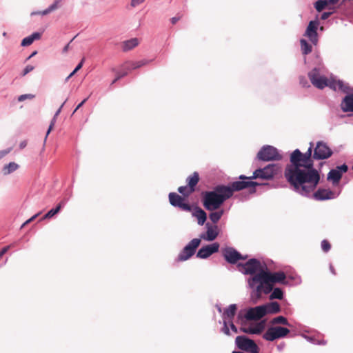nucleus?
I'll return each instance as SVG.
<instances>
[{
    "mask_svg": "<svg viewBox=\"0 0 353 353\" xmlns=\"http://www.w3.org/2000/svg\"><path fill=\"white\" fill-rule=\"evenodd\" d=\"M299 82H300V84H301L303 87H309L310 86L308 84V82L305 77H300Z\"/></svg>",
    "mask_w": 353,
    "mask_h": 353,
    "instance_id": "nucleus-42",
    "label": "nucleus"
},
{
    "mask_svg": "<svg viewBox=\"0 0 353 353\" xmlns=\"http://www.w3.org/2000/svg\"><path fill=\"white\" fill-rule=\"evenodd\" d=\"M271 323L273 325L282 324V325H289V326L290 325V323H288V319L283 316H279L274 318L271 321Z\"/></svg>",
    "mask_w": 353,
    "mask_h": 353,
    "instance_id": "nucleus-35",
    "label": "nucleus"
},
{
    "mask_svg": "<svg viewBox=\"0 0 353 353\" xmlns=\"http://www.w3.org/2000/svg\"><path fill=\"white\" fill-rule=\"evenodd\" d=\"M290 330L280 326L271 327L263 334L266 341H273L277 339L283 338L290 333Z\"/></svg>",
    "mask_w": 353,
    "mask_h": 353,
    "instance_id": "nucleus-8",
    "label": "nucleus"
},
{
    "mask_svg": "<svg viewBox=\"0 0 353 353\" xmlns=\"http://www.w3.org/2000/svg\"><path fill=\"white\" fill-rule=\"evenodd\" d=\"M327 3V1L319 0L315 3L314 7L318 12H321L325 8Z\"/></svg>",
    "mask_w": 353,
    "mask_h": 353,
    "instance_id": "nucleus-37",
    "label": "nucleus"
},
{
    "mask_svg": "<svg viewBox=\"0 0 353 353\" xmlns=\"http://www.w3.org/2000/svg\"><path fill=\"white\" fill-rule=\"evenodd\" d=\"M272 294L270 295V299H282L283 298V292L281 288H276L273 289Z\"/></svg>",
    "mask_w": 353,
    "mask_h": 353,
    "instance_id": "nucleus-34",
    "label": "nucleus"
},
{
    "mask_svg": "<svg viewBox=\"0 0 353 353\" xmlns=\"http://www.w3.org/2000/svg\"><path fill=\"white\" fill-rule=\"evenodd\" d=\"M63 105V103L61 105V107L58 109V110L57 111L56 114H54L53 119H52L51 122H50V126L48 128V130L47 131V133H46V137H45V140H46L48 134H50V132H51V130L53 129L54 128V125L56 123V120H57V117L59 114V113L61 112V108Z\"/></svg>",
    "mask_w": 353,
    "mask_h": 353,
    "instance_id": "nucleus-36",
    "label": "nucleus"
},
{
    "mask_svg": "<svg viewBox=\"0 0 353 353\" xmlns=\"http://www.w3.org/2000/svg\"><path fill=\"white\" fill-rule=\"evenodd\" d=\"M212 212L209 215L210 219L212 223H216L221 218L223 214V210H221L219 211H211Z\"/></svg>",
    "mask_w": 353,
    "mask_h": 353,
    "instance_id": "nucleus-31",
    "label": "nucleus"
},
{
    "mask_svg": "<svg viewBox=\"0 0 353 353\" xmlns=\"http://www.w3.org/2000/svg\"><path fill=\"white\" fill-rule=\"evenodd\" d=\"M148 63V61L147 60H141L139 61H128L122 64V68H123L125 70L131 71L132 70H135L141 66H143Z\"/></svg>",
    "mask_w": 353,
    "mask_h": 353,
    "instance_id": "nucleus-21",
    "label": "nucleus"
},
{
    "mask_svg": "<svg viewBox=\"0 0 353 353\" xmlns=\"http://www.w3.org/2000/svg\"><path fill=\"white\" fill-rule=\"evenodd\" d=\"M237 347L243 351L250 352L254 347L256 343L245 336H238L235 340Z\"/></svg>",
    "mask_w": 353,
    "mask_h": 353,
    "instance_id": "nucleus-13",
    "label": "nucleus"
},
{
    "mask_svg": "<svg viewBox=\"0 0 353 353\" xmlns=\"http://www.w3.org/2000/svg\"><path fill=\"white\" fill-rule=\"evenodd\" d=\"M139 40L137 38L125 41L122 43V50L124 52L129 51L139 45Z\"/></svg>",
    "mask_w": 353,
    "mask_h": 353,
    "instance_id": "nucleus-26",
    "label": "nucleus"
},
{
    "mask_svg": "<svg viewBox=\"0 0 353 353\" xmlns=\"http://www.w3.org/2000/svg\"><path fill=\"white\" fill-rule=\"evenodd\" d=\"M321 248L325 252H327L331 248V244L327 240H323L321 241Z\"/></svg>",
    "mask_w": 353,
    "mask_h": 353,
    "instance_id": "nucleus-41",
    "label": "nucleus"
},
{
    "mask_svg": "<svg viewBox=\"0 0 353 353\" xmlns=\"http://www.w3.org/2000/svg\"><path fill=\"white\" fill-rule=\"evenodd\" d=\"M194 215L197 218L198 224L203 225L207 219V214L205 211L200 208H197Z\"/></svg>",
    "mask_w": 353,
    "mask_h": 353,
    "instance_id": "nucleus-28",
    "label": "nucleus"
},
{
    "mask_svg": "<svg viewBox=\"0 0 353 353\" xmlns=\"http://www.w3.org/2000/svg\"><path fill=\"white\" fill-rule=\"evenodd\" d=\"M222 330L224 332V334H225L226 335L230 334V330L228 326V323L225 321H224V322H223V327Z\"/></svg>",
    "mask_w": 353,
    "mask_h": 353,
    "instance_id": "nucleus-44",
    "label": "nucleus"
},
{
    "mask_svg": "<svg viewBox=\"0 0 353 353\" xmlns=\"http://www.w3.org/2000/svg\"><path fill=\"white\" fill-rule=\"evenodd\" d=\"M87 99H85L84 100H83V101H81V103H80L77 106V108H75V110H74L73 114H74L75 112H77V110H78L79 108H81V106H82V105L85 103V101H87Z\"/></svg>",
    "mask_w": 353,
    "mask_h": 353,
    "instance_id": "nucleus-54",
    "label": "nucleus"
},
{
    "mask_svg": "<svg viewBox=\"0 0 353 353\" xmlns=\"http://www.w3.org/2000/svg\"><path fill=\"white\" fill-rule=\"evenodd\" d=\"M263 306H265V314H276L280 312L281 307L279 303L277 302H271L265 305H263Z\"/></svg>",
    "mask_w": 353,
    "mask_h": 353,
    "instance_id": "nucleus-25",
    "label": "nucleus"
},
{
    "mask_svg": "<svg viewBox=\"0 0 353 353\" xmlns=\"http://www.w3.org/2000/svg\"><path fill=\"white\" fill-rule=\"evenodd\" d=\"M314 197L316 200L330 199L334 197V193L326 189H319L314 194Z\"/></svg>",
    "mask_w": 353,
    "mask_h": 353,
    "instance_id": "nucleus-19",
    "label": "nucleus"
},
{
    "mask_svg": "<svg viewBox=\"0 0 353 353\" xmlns=\"http://www.w3.org/2000/svg\"><path fill=\"white\" fill-rule=\"evenodd\" d=\"M27 141L24 140V141H22L20 143H19V148L20 149H23L24 148L26 147L27 145Z\"/></svg>",
    "mask_w": 353,
    "mask_h": 353,
    "instance_id": "nucleus-55",
    "label": "nucleus"
},
{
    "mask_svg": "<svg viewBox=\"0 0 353 353\" xmlns=\"http://www.w3.org/2000/svg\"><path fill=\"white\" fill-rule=\"evenodd\" d=\"M70 42L69 43H68V44H67V45L63 48V53H66V52L68 51L69 48H70Z\"/></svg>",
    "mask_w": 353,
    "mask_h": 353,
    "instance_id": "nucleus-58",
    "label": "nucleus"
},
{
    "mask_svg": "<svg viewBox=\"0 0 353 353\" xmlns=\"http://www.w3.org/2000/svg\"><path fill=\"white\" fill-rule=\"evenodd\" d=\"M10 152V150L0 151V159L4 157L6 154Z\"/></svg>",
    "mask_w": 353,
    "mask_h": 353,
    "instance_id": "nucleus-53",
    "label": "nucleus"
},
{
    "mask_svg": "<svg viewBox=\"0 0 353 353\" xmlns=\"http://www.w3.org/2000/svg\"><path fill=\"white\" fill-rule=\"evenodd\" d=\"M347 170V165L345 164L337 166L336 169H332L329 172L327 179L332 181L334 184H337L341 179L342 174L346 172Z\"/></svg>",
    "mask_w": 353,
    "mask_h": 353,
    "instance_id": "nucleus-15",
    "label": "nucleus"
},
{
    "mask_svg": "<svg viewBox=\"0 0 353 353\" xmlns=\"http://www.w3.org/2000/svg\"><path fill=\"white\" fill-rule=\"evenodd\" d=\"M40 213H38V214H36L35 215H34L33 216H32L31 218H30L29 219H28L23 225H22V228L24 227L26 225L30 223V222H32V221H34L36 217H37L39 215Z\"/></svg>",
    "mask_w": 353,
    "mask_h": 353,
    "instance_id": "nucleus-46",
    "label": "nucleus"
},
{
    "mask_svg": "<svg viewBox=\"0 0 353 353\" xmlns=\"http://www.w3.org/2000/svg\"><path fill=\"white\" fill-rule=\"evenodd\" d=\"M327 1L330 3L334 4L338 1V0H328Z\"/></svg>",
    "mask_w": 353,
    "mask_h": 353,
    "instance_id": "nucleus-59",
    "label": "nucleus"
},
{
    "mask_svg": "<svg viewBox=\"0 0 353 353\" xmlns=\"http://www.w3.org/2000/svg\"><path fill=\"white\" fill-rule=\"evenodd\" d=\"M34 70V67L32 65H27L24 70H23V72L22 73V75L23 76H25L28 73H29L30 72Z\"/></svg>",
    "mask_w": 353,
    "mask_h": 353,
    "instance_id": "nucleus-43",
    "label": "nucleus"
},
{
    "mask_svg": "<svg viewBox=\"0 0 353 353\" xmlns=\"http://www.w3.org/2000/svg\"><path fill=\"white\" fill-rule=\"evenodd\" d=\"M331 15V12H325L321 14V19L325 20Z\"/></svg>",
    "mask_w": 353,
    "mask_h": 353,
    "instance_id": "nucleus-52",
    "label": "nucleus"
},
{
    "mask_svg": "<svg viewBox=\"0 0 353 353\" xmlns=\"http://www.w3.org/2000/svg\"><path fill=\"white\" fill-rule=\"evenodd\" d=\"M219 244L214 243L211 245H208L202 247L197 252L196 257L200 259H206L212 254L219 251Z\"/></svg>",
    "mask_w": 353,
    "mask_h": 353,
    "instance_id": "nucleus-16",
    "label": "nucleus"
},
{
    "mask_svg": "<svg viewBox=\"0 0 353 353\" xmlns=\"http://www.w3.org/2000/svg\"><path fill=\"white\" fill-rule=\"evenodd\" d=\"M264 329V323L263 322L258 323L254 327H242L240 330L246 334H260Z\"/></svg>",
    "mask_w": 353,
    "mask_h": 353,
    "instance_id": "nucleus-22",
    "label": "nucleus"
},
{
    "mask_svg": "<svg viewBox=\"0 0 353 353\" xmlns=\"http://www.w3.org/2000/svg\"><path fill=\"white\" fill-rule=\"evenodd\" d=\"M119 79H117V77L113 80V81L112 82V84H114Z\"/></svg>",
    "mask_w": 353,
    "mask_h": 353,
    "instance_id": "nucleus-62",
    "label": "nucleus"
},
{
    "mask_svg": "<svg viewBox=\"0 0 353 353\" xmlns=\"http://www.w3.org/2000/svg\"><path fill=\"white\" fill-rule=\"evenodd\" d=\"M10 246L8 245V246H6L3 248H2L0 250V257H1L3 254H5L8 252V250L10 249Z\"/></svg>",
    "mask_w": 353,
    "mask_h": 353,
    "instance_id": "nucleus-48",
    "label": "nucleus"
},
{
    "mask_svg": "<svg viewBox=\"0 0 353 353\" xmlns=\"http://www.w3.org/2000/svg\"><path fill=\"white\" fill-rule=\"evenodd\" d=\"M75 73L74 72H72L70 74H69V77H72Z\"/></svg>",
    "mask_w": 353,
    "mask_h": 353,
    "instance_id": "nucleus-63",
    "label": "nucleus"
},
{
    "mask_svg": "<svg viewBox=\"0 0 353 353\" xmlns=\"http://www.w3.org/2000/svg\"><path fill=\"white\" fill-rule=\"evenodd\" d=\"M232 196V191L226 185H219L212 191L201 193L202 203L208 211L219 210L223 203Z\"/></svg>",
    "mask_w": 353,
    "mask_h": 353,
    "instance_id": "nucleus-3",
    "label": "nucleus"
},
{
    "mask_svg": "<svg viewBox=\"0 0 353 353\" xmlns=\"http://www.w3.org/2000/svg\"><path fill=\"white\" fill-rule=\"evenodd\" d=\"M129 72H130L129 70H125L123 68H122V65H121L120 71L116 72L117 79H120L122 77H125L126 75H128Z\"/></svg>",
    "mask_w": 353,
    "mask_h": 353,
    "instance_id": "nucleus-39",
    "label": "nucleus"
},
{
    "mask_svg": "<svg viewBox=\"0 0 353 353\" xmlns=\"http://www.w3.org/2000/svg\"><path fill=\"white\" fill-rule=\"evenodd\" d=\"M301 48L303 54H308L312 52V46L306 40L302 39L300 41Z\"/></svg>",
    "mask_w": 353,
    "mask_h": 353,
    "instance_id": "nucleus-33",
    "label": "nucleus"
},
{
    "mask_svg": "<svg viewBox=\"0 0 353 353\" xmlns=\"http://www.w3.org/2000/svg\"><path fill=\"white\" fill-rule=\"evenodd\" d=\"M18 168H19L18 164H17L14 162H11L9 164L6 165L3 167V174H5V175L9 174L12 173V172L15 171L16 170H17Z\"/></svg>",
    "mask_w": 353,
    "mask_h": 353,
    "instance_id": "nucleus-32",
    "label": "nucleus"
},
{
    "mask_svg": "<svg viewBox=\"0 0 353 353\" xmlns=\"http://www.w3.org/2000/svg\"><path fill=\"white\" fill-rule=\"evenodd\" d=\"M199 181V173L194 172L192 175L188 177L187 182L188 185L190 187V192H194L195 190V186Z\"/></svg>",
    "mask_w": 353,
    "mask_h": 353,
    "instance_id": "nucleus-24",
    "label": "nucleus"
},
{
    "mask_svg": "<svg viewBox=\"0 0 353 353\" xmlns=\"http://www.w3.org/2000/svg\"><path fill=\"white\" fill-rule=\"evenodd\" d=\"M169 201L172 205L177 207L181 210L185 212L192 211V206L189 203L185 202V198L175 192H170L169 194Z\"/></svg>",
    "mask_w": 353,
    "mask_h": 353,
    "instance_id": "nucleus-11",
    "label": "nucleus"
},
{
    "mask_svg": "<svg viewBox=\"0 0 353 353\" xmlns=\"http://www.w3.org/2000/svg\"><path fill=\"white\" fill-rule=\"evenodd\" d=\"M313 143L307 151L303 154L296 149L290 155V165L285 171V176L288 181L300 194H304L313 191L318 185L320 176L318 171L314 168L313 159H326L332 154V150L323 141H319L314 149L312 157Z\"/></svg>",
    "mask_w": 353,
    "mask_h": 353,
    "instance_id": "nucleus-1",
    "label": "nucleus"
},
{
    "mask_svg": "<svg viewBox=\"0 0 353 353\" xmlns=\"http://www.w3.org/2000/svg\"><path fill=\"white\" fill-rule=\"evenodd\" d=\"M286 276L283 272H270L265 270L261 271L254 276L248 279V283L250 288L253 289L252 296L259 299L262 294H268L273 290L274 283L285 284Z\"/></svg>",
    "mask_w": 353,
    "mask_h": 353,
    "instance_id": "nucleus-2",
    "label": "nucleus"
},
{
    "mask_svg": "<svg viewBox=\"0 0 353 353\" xmlns=\"http://www.w3.org/2000/svg\"><path fill=\"white\" fill-rule=\"evenodd\" d=\"M64 204L63 202H61L57 205V206L55 208L51 209L50 211H48L41 219V220H44L46 219H50L54 215H56L61 209L63 205Z\"/></svg>",
    "mask_w": 353,
    "mask_h": 353,
    "instance_id": "nucleus-30",
    "label": "nucleus"
},
{
    "mask_svg": "<svg viewBox=\"0 0 353 353\" xmlns=\"http://www.w3.org/2000/svg\"><path fill=\"white\" fill-rule=\"evenodd\" d=\"M237 310V307L236 304H231L223 313V316L225 318H228L232 321V319L234 318V316L236 314V312Z\"/></svg>",
    "mask_w": 353,
    "mask_h": 353,
    "instance_id": "nucleus-29",
    "label": "nucleus"
},
{
    "mask_svg": "<svg viewBox=\"0 0 353 353\" xmlns=\"http://www.w3.org/2000/svg\"><path fill=\"white\" fill-rule=\"evenodd\" d=\"M201 240L199 239H193L179 253L177 261H184L189 259L196 252L199 246Z\"/></svg>",
    "mask_w": 353,
    "mask_h": 353,
    "instance_id": "nucleus-7",
    "label": "nucleus"
},
{
    "mask_svg": "<svg viewBox=\"0 0 353 353\" xmlns=\"http://www.w3.org/2000/svg\"><path fill=\"white\" fill-rule=\"evenodd\" d=\"M182 16H178V17H174L172 18H171L170 21H171V23L174 25L177 21H179L181 18Z\"/></svg>",
    "mask_w": 353,
    "mask_h": 353,
    "instance_id": "nucleus-51",
    "label": "nucleus"
},
{
    "mask_svg": "<svg viewBox=\"0 0 353 353\" xmlns=\"http://www.w3.org/2000/svg\"><path fill=\"white\" fill-rule=\"evenodd\" d=\"M330 270H331L332 272L334 274H336V273H335V270H334V268H333L332 266H330Z\"/></svg>",
    "mask_w": 353,
    "mask_h": 353,
    "instance_id": "nucleus-61",
    "label": "nucleus"
},
{
    "mask_svg": "<svg viewBox=\"0 0 353 353\" xmlns=\"http://www.w3.org/2000/svg\"><path fill=\"white\" fill-rule=\"evenodd\" d=\"M178 191L185 197L189 196L192 193L190 192V187L188 185L179 187Z\"/></svg>",
    "mask_w": 353,
    "mask_h": 353,
    "instance_id": "nucleus-38",
    "label": "nucleus"
},
{
    "mask_svg": "<svg viewBox=\"0 0 353 353\" xmlns=\"http://www.w3.org/2000/svg\"><path fill=\"white\" fill-rule=\"evenodd\" d=\"M326 87L334 90H341L344 93H348L350 92V87L348 85L345 84L342 81L336 80L334 79H327L326 82Z\"/></svg>",
    "mask_w": 353,
    "mask_h": 353,
    "instance_id": "nucleus-18",
    "label": "nucleus"
},
{
    "mask_svg": "<svg viewBox=\"0 0 353 353\" xmlns=\"http://www.w3.org/2000/svg\"><path fill=\"white\" fill-rule=\"evenodd\" d=\"M257 158L263 161H279L282 159V156L274 147L265 145L259 150Z\"/></svg>",
    "mask_w": 353,
    "mask_h": 353,
    "instance_id": "nucleus-6",
    "label": "nucleus"
},
{
    "mask_svg": "<svg viewBox=\"0 0 353 353\" xmlns=\"http://www.w3.org/2000/svg\"><path fill=\"white\" fill-rule=\"evenodd\" d=\"M145 0H132L130 5L132 7L134 8L141 3H143Z\"/></svg>",
    "mask_w": 353,
    "mask_h": 353,
    "instance_id": "nucleus-45",
    "label": "nucleus"
},
{
    "mask_svg": "<svg viewBox=\"0 0 353 353\" xmlns=\"http://www.w3.org/2000/svg\"><path fill=\"white\" fill-rule=\"evenodd\" d=\"M218 236L217 227L214 226V228L212 226H209L208 223L207 224V231L206 234L201 236V238L207 240V241H213Z\"/></svg>",
    "mask_w": 353,
    "mask_h": 353,
    "instance_id": "nucleus-23",
    "label": "nucleus"
},
{
    "mask_svg": "<svg viewBox=\"0 0 353 353\" xmlns=\"http://www.w3.org/2000/svg\"><path fill=\"white\" fill-rule=\"evenodd\" d=\"M265 306L259 305L255 307L250 308L246 314L245 318L248 321H257L265 316Z\"/></svg>",
    "mask_w": 353,
    "mask_h": 353,
    "instance_id": "nucleus-12",
    "label": "nucleus"
},
{
    "mask_svg": "<svg viewBox=\"0 0 353 353\" xmlns=\"http://www.w3.org/2000/svg\"><path fill=\"white\" fill-rule=\"evenodd\" d=\"M225 260L231 264L236 263L239 260H245L248 256H243L236 250L232 247H227L222 251Z\"/></svg>",
    "mask_w": 353,
    "mask_h": 353,
    "instance_id": "nucleus-9",
    "label": "nucleus"
},
{
    "mask_svg": "<svg viewBox=\"0 0 353 353\" xmlns=\"http://www.w3.org/2000/svg\"><path fill=\"white\" fill-rule=\"evenodd\" d=\"M232 353H243V352H237V351H234V352H232Z\"/></svg>",
    "mask_w": 353,
    "mask_h": 353,
    "instance_id": "nucleus-64",
    "label": "nucleus"
},
{
    "mask_svg": "<svg viewBox=\"0 0 353 353\" xmlns=\"http://www.w3.org/2000/svg\"><path fill=\"white\" fill-rule=\"evenodd\" d=\"M35 97V95L34 94H21L20 96H19L17 100L19 102H22L26 99H33Z\"/></svg>",
    "mask_w": 353,
    "mask_h": 353,
    "instance_id": "nucleus-40",
    "label": "nucleus"
},
{
    "mask_svg": "<svg viewBox=\"0 0 353 353\" xmlns=\"http://www.w3.org/2000/svg\"><path fill=\"white\" fill-rule=\"evenodd\" d=\"M41 37V34L39 32H34L31 35L24 38L21 41L22 46H28L31 45L34 40H39Z\"/></svg>",
    "mask_w": 353,
    "mask_h": 353,
    "instance_id": "nucleus-27",
    "label": "nucleus"
},
{
    "mask_svg": "<svg viewBox=\"0 0 353 353\" xmlns=\"http://www.w3.org/2000/svg\"><path fill=\"white\" fill-rule=\"evenodd\" d=\"M237 267L241 272L246 275H252V276L265 270V267L256 259H249L245 263H239Z\"/></svg>",
    "mask_w": 353,
    "mask_h": 353,
    "instance_id": "nucleus-5",
    "label": "nucleus"
},
{
    "mask_svg": "<svg viewBox=\"0 0 353 353\" xmlns=\"http://www.w3.org/2000/svg\"><path fill=\"white\" fill-rule=\"evenodd\" d=\"M259 183L254 181H235L233 182L230 186H227L232 191V196L234 191H239L247 188H252L250 190L251 193L255 192V186L259 185Z\"/></svg>",
    "mask_w": 353,
    "mask_h": 353,
    "instance_id": "nucleus-14",
    "label": "nucleus"
},
{
    "mask_svg": "<svg viewBox=\"0 0 353 353\" xmlns=\"http://www.w3.org/2000/svg\"><path fill=\"white\" fill-rule=\"evenodd\" d=\"M230 323V326L231 327V330L234 332V333H238V329L237 327L234 325L232 321H230L229 322Z\"/></svg>",
    "mask_w": 353,
    "mask_h": 353,
    "instance_id": "nucleus-50",
    "label": "nucleus"
},
{
    "mask_svg": "<svg viewBox=\"0 0 353 353\" xmlns=\"http://www.w3.org/2000/svg\"><path fill=\"white\" fill-rule=\"evenodd\" d=\"M84 61H85V58L83 57L81 59V61H80V63L77 65L76 68H77V70H79L82 68Z\"/></svg>",
    "mask_w": 353,
    "mask_h": 353,
    "instance_id": "nucleus-56",
    "label": "nucleus"
},
{
    "mask_svg": "<svg viewBox=\"0 0 353 353\" xmlns=\"http://www.w3.org/2000/svg\"><path fill=\"white\" fill-rule=\"evenodd\" d=\"M308 77L312 84L319 89L326 87L327 78L320 74L319 69L315 68L308 73Z\"/></svg>",
    "mask_w": 353,
    "mask_h": 353,
    "instance_id": "nucleus-10",
    "label": "nucleus"
},
{
    "mask_svg": "<svg viewBox=\"0 0 353 353\" xmlns=\"http://www.w3.org/2000/svg\"><path fill=\"white\" fill-rule=\"evenodd\" d=\"M319 22L317 21H311L306 29L305 36L307 37L311 42L316 45L318 42L317 28Z\"/></svg>",
    "mask_w": 353,
    "mask_h": 353,
    "instance_id": "nucleus-17",
    "label": "nucleus"
},
{
    "mask_svg": "<svg viewBox=\"0 0 353 353\" xmlns=\"http://www.w3.org/2000/svg\"><path fill=\"white\" fill-rule=\"evenodd\" d=\"M280 170V167L277 164H269L263 168L256 170L252 176L247 177L244 175L239 176L240 179H261L264 180H270L274 177Z\"/></svg>",
    "mask_w": 353,
    "mask_h": 353,
    "instance_id": "nucleus-4",
    "label": "nucleus"
},
{
    "mask_svg": "<svg viewBox=\"0 0 353 353\" xmlns=\"http://www.w3.org/2000/svg\"><path fill=\"white\" fill-rule=\"evenodd\" d=\"M250 352V353H259V347L257 346V345L252 350H251Z\"/></svg>",
    "mask_w": 353,
    "mask_h": 353,
    "instance_id": "nucleus-57",
    "label": "nucleus"
},
{
    "mask_svg": "<svg viewBox=\"0 0 353 353\" xmlns=\"http://www.w3.org/2000/svg\"><path fill=\"white\" fill-rule=\"evenodd\" d=\"M53 10H54V7L53 6H50L48 8H47L45 10L42 11L41 12V14L42 15H46V14H48V13H50V12H52Z\"/></svg>",
    "mask_w": 353,
    "mask_h": 353,
    "instance_id": "nucleus-47",
    "label": "nucleus"
},
{
    "mask_svg": "<svg viewBox=\"0 0 353 353\" xmlns=\"http://www.w3.org/2000/svg\"><path fill=\"white\" fill-rule=\"evenodd\" d=\"M37 54V51H34L33 52L30 56L28 58V59H30L31 57H34L35 54Z\"/></svg>",
    "mask_w": 353,
    "mask_h": 353,
    "instance_id": "nucleus-60",
    "label": "nucleus"
},
{
    "mask_svg": "<svg viewBox=\"0 0 353 353\" xmlns=\"http://www.w3.org/2000/svg\"><path fill=\"white\" fill-rule=\"evenodd\" d=\"M63 0H55L54 2L50 6L54 7V10L59 8V4Z\"/></svg>",
    "mask_w": 353,
    "mask_h": 353,
    "instance_id": "nucleus-49",
    "label": "nucleus"
},
{
    "mask_svg": "<svg viewBox=\"0 0 353 353\" xmlns=\"http://www.w3.org/2000/svg\"><path fill=\"white\" fill-rule=\"evenodd\" d=\"M341 108L344 112H353V94H347L343 98Z\"/></svg>",
    "mask_w": 353,
    "mask_h": 353,
    "instance_id": "nucleus-20",
    "label": "nucleus"
}]
</instances>
